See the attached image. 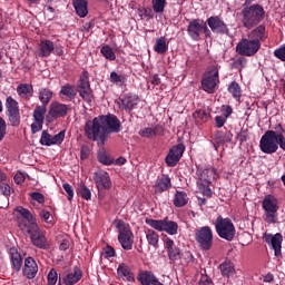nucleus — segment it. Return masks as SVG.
Segmentation results:
<instances>
[{
    "label": "nucleus",
    "mask_w": 285,
    "mask_h": 285,
    "mask_svg": "<svg viewBox=\"0 0 285 285\" xmlns=\"http://www.w3.org/2000/svg\"><path fill=\"white\" fill-rule=\"evenodd\" d=\"M121 132V121L115 114L95 117L85 125V134L90 141H99L101 146L108 141V135Z\"/></svg>",
    "instance_id": "obj_1"
},
{
    "label": "nucleus",
    "mask_w": 285,
    "mask_h": 285,
    "mask_svg": "<svg viewBox=\"0 0 285 285\" xmlns=\"http://www.w3.org/2000/svg\"><path fill=\"white\" fill-rule=\"evenodd\" d=\"M242 17L244 28L250 30V28L262 23V20L266 17V11L261 4H248L243 7Z\"/></svg>",
    "instance_id": "obj_2"
},
{
    "label": "nucleus",
    "mask_w": 285,
    "mask_h": 285,
    "mask_svg": "<svg viewBox=\"0 0 285 285\" xmlns=\"http://www.w3.org/2000/svg\"><path fill=\"white\" fill-rule=\"evenodd\" d=\"M20 230L24 235H29L31 239V244L37 248H41L42 250H48L50 248V244H48V239H46V235L41 233L39 225H26V223L20 224Z\"/></svg>",
    "instance_id": "obj_3"
},
{
    "label": "nucleus",
    "mask_w": 285,
    "mask_h": 285,
    "mask_svg": "<svg viewBox=\"0 0 285 285\" xmlns=\"http://www.w3.org/2000/svg\"><path fill=\"white\" fill-rule=\"evenodd\" d=\"M202 89L208 95H215L217 92V86H219V66L212 65L203 75Z\"/></svg>",
    "instance_id": "obj_4"
},
{
    "label": "nucleus",
    "mask_w": 285,
    "mask_h": 285,
    "mask_svg": "<svg viewBox=\"0 0 285 285\" xmlns=\"http://www.w3.org/2000/svg\"><path fill=\"white\" fill-rule=\"evenodd\" d=\"M215 230L220 237V239H225L226 242H233L235 239V235H237V229L235 228V224L230 218H223L218 216L214 220Z\"/></svg>",
    "instance_id": "obj_5"
},
{
    "label": "nucleus",
    "mask_w": 285,
    "mask_h": 285,
    "mask_svg": "<svg viewBox=\"0 0 285 285\" xmlns=\"http://www.w3.org/2000/svg\"><path fill=\"white\" fill-rule=\"evenodd\" d=\"M116 228L118 229V242L124 250H132V244H135V235L130 229V225L119 219L116 220Z\"/></svg>",
    "instance_id": "obj_6"
},
{
    "label": "nucleus",
    "mask_w": 285,
    "mask_h": 285,
    "mask_svg": "<svg viewBox=\"0 0 285 285\" xmlns=\"http://www.w3.org/2000/svg\"><path fill=\"white\" fill-rule=\"evenodd\" d=\"M262 206L265 222L267 224H277V212L279 210L277 198L273 195H267L263 199Z\"/></svg>",
    "instance_id": "obj_7"
},
{
    "label": "nucleus",
    "mask_w": 285,
    "mask_h": 285,
    "mask_svg": "<svg viewBox=\"0 0 285 285\" xmlns=\"http://www.w3.org/2000/svg\"><path fill=\"white\" fill-rule=\"evenodd\" d=\"M262 48V42L252 40L250 38H243L236 45V52L240 57H255Z\"/></svg>",
    "instance_id": "obj_8"
},
{
    "label": "nucleus",
    "mask_w": 285,
    "mask_h": 285,
    "mask_svg": "<svg viewBox=\"0 0 285 285\" xmlns=\"http://www.w3.org/2000/svg\"><path fill=\"white\" fill-rule=\"evenodd\" d=\"M195 240L200 250H210L213 248V228L210 226H203L195 230Z\"/></svg>",
    "instance_id": "obj_9"
},
{
    "label": "nucleus",
    "mask_w": 285,
    "mask_h": 285,
    "mask_svg": "<svg viewBox=\"0 0 285 285\" xmlns=\"http://www.w3.org/2000/svg\"><path fill=\"white\" fill-rule=\"evenodd\" d=\"M7 117L10 126L19 128L21 126V111L19 110V102L11 96L6 100Z\"/></svg>",
    "instance_id": "obj_10"
},
{
    "label": "nucleus",
    "mask_w": 285,
    "mask_h": 285,
    "mask_svg": "<svg viewBox=\"0 0 285 285\" xmlns=\"http://www.w3.org/2000/svg\"><path fill=\"white\" fill-rule=\"evenodd\" d=\"M205 23L212 30L214 35H220L222 37H230V29L220 16H210Z\"/></svg>",
    "instance_id": "obj_11"
},
{
    "label": "nucleus",
    "mask_w": 285,
    "mask_h": 285,
    "mask_svg": "<svg viewBox=\"0 0 285 285\" xmlns=\"http://www.w3.org/2000/svg\"><path fill=\"white\" fill-rule=\"evenodd\" d=\"M259 148L265 155H273L274 153H277V150H279V146H277L275 132L265 131L259 140Z\"/></svg>",
    "instance_id": "obj_12"
},
{
    "label": "nucleus",
    "mask_w": 285,
    "mask_h": 285,
    "mask_svg": "<svg viewBox=\"0 0 285 285\" xmlns=\"http://www.w3.org/2000/svg\"><path fill=\"white\" fill-rule=\"evenodd\" d=\"M94 181L98 190V195L106 193L112 188V180L110 179V174L104 169H99L94 173Z\"/></svg>",
    "instance_id": "obj_13"
},
{
    "label": "nucleus",
    "mask_w": 285,
    "mask_h": 285,
    "mask_svg": "<svg viewBox=\"0 0 285 285\" xmlns=\"http://www.w3.org/2000/svg\"><path fill=\"white\" fill-rule=\"evenodd\" d=\"M196 179L197 186H210L213 179H217V170L213 167H197Z\"/></svg>",
    "instance_id": "obj_14"
},
{
    "label": "nucleus",
    "mask_w": 285,
    "mask_h": 285,
    "mask_svg": "<svg viewBox=\"0 0 285 285\" xmlns=\"http://www.w3.org/2000/svg\"><path fill=\"white\" fill-rule=\"evenodd\" d=\"M263 240L271 246L272 250H274L275 257H282V243L284 242L282 233H276L275 235L265 233L263 235Z\"/></svg>",
    "instance_id": "obj_15"
},
{
    "label": "nucleus",
    "mask_w": 285,
    "mask_h": 285,
    "mask_svg": "<svg viewBox=\"0 0 285 285\" xmlns=\"http://www.w3.org/2000/svg\"><path fill=\"white\" fill-rule=\"evenodd\" d=\"M185 150H186V146H184V144H178L176 146H173L165 158L166 165L169 168H175V166L179 164L181 157H184Z\"/></svg>",
    "instance_id": "obj_16"
},
{
    "label": "nucleus",
    "mask_w": 285,
    "mask_h": 285,
    "mask_svg": "<svg viewBox=\"0 0 285 285\" xmlns=\"http://www.w3.org/2000/svg\"><path fill=\"white\" fill-rule=\"evenodd\" d=\"M118 106L120 110H126V112H132L135 107L139 105V96L132 92L126 94L119 98Z\"/></svg>",
    "instance_id": "obj_17"
},
{
    "label": "nucleus",
    "mask_w": 285,
    "mask_h": 285,
    "mask_svg": "<svg viewBox=\"0 0 285 285\" xmlns=\"http://www.w3.org/2000/svg\"><path fill=\"white\" fill-rule=\"evenodd\" d=\"M68 112H70V105L53 101L49 106V117L51 119H60L61 117H66Z\"/></svg>",
    "instance_id": "obj_18"
},
{
    "label": "nucleus",
    "mask_w": 285,
    "mask_h": 285,
    "mask_svg": "<svg viewBox=\"0 0 285 285\" xmlns=\"http://www.w3.org/2000/svg\"><path fill=\"white\" fill-rule=\"evenodd\" d=\"M203 30L204 20L193 19L187 26V35L193 41H199V39H202Z\"/></svg>",
    "instance_id": "obj_19"
},
{
    "label": "nucleus",
    "mask_w": 285,
    "mask_h": 285,
    "mask_svg": "<svg viewBox=\"0 0 285 285\" xmlns=\"http://www.w3.org/2000/svg\"><path fill=\"white\" fill-rule=\"evenodd\" d=\"M165 248L168 253V257L170 262L175 264V262H179L181 259V249L175 245V240L171 238H165Z\"/></svg>",
    "instance_id": "obj_20"
},
{
    "label": "nucleus",
    "mask_w": 285,
    "mask_h": 285,
    "mask_svg": "<svg viewBox=\"0 0 285 285\" xmlns=\"http://www.w3.org/2000/svg\"><path fill=\"white\" fill-rule=\"evenodd\" d=\"M37 273H39V266L37 265L35 258H26L23 267L24 277H27V279H35V277H37Z\"/></svg>",
    "instance_id": "obj_21"
},
{
    "label": "nucleus",
    "mask_w": 285,
    "mask_h": 285,
    "mask_svg": "<svg viewBox=\"0 0 285 285\" xmlns=\"http://www.w3.org/2000/svg\"><path fill=\"white\" fill-rule=\"evenodd\" d=\"M81 277H83V272L81 271V267L75 266L72 272L68 273L62 278V283L65 285H75L78 284V282H81Z\"/></svg>",
    "instance_id": "obj_22"
},
{
    "label": "nucleus",
    "mask_w": 285,
    "mask_h": 285,
    "mask_svg": "<svg viewBox=\"0 0 285 285\" xmlns=\"http://www.w3.org/2000/svg\"><path fill=\"white\" fill-rule=\"evenodd\" d=\"M173 188V181L170 180V176L163 174L160 177L157 178L155 185V193H166V190H170Z\"/></svg>",
    "instance_id": "obj_23"
},
{
    "label": "nucleus",
    "mask_w": 285,
    "mask_h": 285,
    "mask_svg": "<svg viewBox=\"0 0 285 285\" xmlns=\"http://www.w3.org/2000/svg\"><path fill=\"white\" fill-rule=\"evenodd\" d=\"M59 97L63 101H72L77 97V87L71 83H66L60 87Z\"/></svg>",
    "instance_id": "obj_24"
},
{
    "label": "nucleus",
    "mask_w": 285,
    "mask_h": 285,
    "mask_svg": "<svg viewBox=\"0 0 285 285\" xmlns=\"http://www.w3.org/2000/svg\"><path fill=\"white\" fill-rule=\"evenodd\" d=\"M9 256L14 273H19L21 266H23V257L16 247L9 248Z\"/></svg>",
    "instance_id": "obj_25"
},
{
    "label": "nucleus",
    "mask_w": 285,
    "mask_h": 285,
    "mask_svg": "<svg viewBox=\"0 0 285 285\" xmlns=\"http://www.w3.org/2000/svg\"><path fill=\"white\" fill-rule=\"evenodd\" d=\"M137 279L141 285H158L160 283L159 278L150 271L140 272Z\"/></svg>",
    "instance_id": "obj_26"
},
{
    "label": "nucleus",
    "mask_w": 285,
    "mask_h": 285,
    "mask_svg": "<svg viewBox=\"0 0 285 285\" xmlns=\"http://www.w3.org/2000/svg\"><path fill=\"white\" fill-rule=\"evenodd\" d=\"M117 275L120 279H124V282H135V274L126 263L119 264Z\"/></svg>",
    "instance_id": "obj_27"
},
{
    "label": "nucleus",
    "mask_w": 285,
    "mask_h": 285,
    "mask_svg": "<svg viewBox=\"0 0 285 285\" xmlns=\"http://www.w3.org/2000/svg\"><path fill=\"white\" fill-rule=\"evenodd\" d=\"M247 38L252 39V41H257L258 43H262V41L268 39V35L266 33V26L259 24L248 33Z\"/></svg>",
    "instance_id": "obj_28"
},
{
    "label": "nucleus",
    "mask_w": 285,
    "mask_h": 285,
    "mask_svg": "<svg viewBox=\"0 0 285 285\" xmlns=\"http://www.w3.org/2000/svg\"><path fill=\"white\" fill-rule=\"evenodd\" d=\"M17 213L21 215L22 219L19 220L18 226L21 228V224H26V226H32V224H37V219L28 209L23 207H17Z\"/></svg>",
    "instance_id": "obj_29"
},
{
    "label": "nucleus",
    "mask_w": 285,
    "mask_h": 285,
    "mask_svg": "<svg viewBox=\"0 0 285 285\" xmlns=\"http://www.w3.org/2000/svg\"><path fill=\"white\" fill-rule=\"evenodd\" d=\"M55 52V42L50 40H41L38 49V57H50Z\"/></svg>",
    "instance_id": "obj_30"
},
{
    "label": "nucleus",
    "mask_w": 285,
    "mask_h": 285,
    "mask_svg": "<svg viewBox=\"0 0 285 285\" xmlns=\"http://www.w3.org/2000/svg\"><path fill=\"white\" fill-rule=\"evenodd\" d=\"M72 6L75 8L76 14H78L80 19L88 17V0H72Z\"/></svg>",
    "instance_id": "obj_31"
},
{
    "label": "nucleus",
    "mask_w": 285,
    "mask_h": 285,
    "mask_svg": "<svg viewBox=\"0 0 285 285\" xmlns=\"http://www.w3.org/2000/svg\"><path fill=\"white\" fill-rule=\"evenodd\" d=\"M214 140L218 146H222L223 144H229L233 141V132L230 131H216L214 134Z\"/></svg>",
    "instance_id": "obj_32"
},
{
    "label": "nucleus",
    "mask_w": 285,
    "mask_h": 285,
    "mask_svg": "<svg viewBox=\"0 0 285 285\" xmlns=\"http://www.w3.org/2000/svg\"><path fill=\"white\" fill-rule=\"evenodd\" d=\"M17 92L22 99H28L35 94V88L31 83H20L17 87Z\"/></svg>",
    "instance_id": "obj_33"
},
{
    "label": "nucleus",
    "mask_w": 285,
    "mask_h": 285,
    "mask_svg": "<svg viewBox=\"0 0 285 285\" xmlns=\"http://www.w3.org/2000/svg\"><path fill=\"white\" fill-rule=\"evenodd\" d=\"M168 38L160 37L156 39L154 50L157 52V55H166L168 52Z\"/></svg>",
    "instance_id": "obj_34"
},
{
    "label": "nucleus",
    "mask_w": 285,
    "mask_h": 285,
    "mask_svg": "<svg viewBox=\"0 0 285 285\" xmlns=\"http://www.w3.org/2000/svg\"><path fill=\"white\" fill-rule=\"evenodd\" d=\"M188 194L186 191L176 190L174 196V206L176 208H184L188 204Z\"/></svg>",
    "instance_id": "obj_35"
},
{
    "label": "nucleus",
    "mask_w": 285,
    "mask_h": 285,
    "mask_svg": "<svg viewBox=\"0 0 285 285\" xmlns=\"http://www.w3.org/2000/svg\"><path fill=\"white\" fill-rule=\"evenodd\" d=\"M179 225L177 222L164 218L163 232L167 233V235H177Z\"/></svg>",
    "instance_id": "obj_36"
},
{
    "label": "nucleus",
    "mask_w": 285,
    "mask_h": 285,
    "mask_svg": "<svg viewBox=\"0 0 285 285\" xmlns=\"http://www.w3.org/2000/svg\"><path fill=\"white\" fill-rule=\"evenodd\" d=\"M219 268L223 277H233L235 275V265L229 261L222 263Z\"/></svg>",
    "instance_id": "obj_37"
},
{
    "label": "nucleus",
    "mask_w": 285,
    "mask_h": 285,
    "mask_svg": "<svg viewBox=\"0 0 285 285\" xmlns=\"http://www.w3.org/2000/svg\"><path fill=\"white\" fill-rule=\"evenodd\" d=\"M77 195L86 202H90L92 199V191H90V188H88L83 183L78 184Z\"/></svg>",
    "instance_id": "obj_38"
},
{
    "label": "nucleus",
    "mask_w": 285,
    "mask_h": 285,
    "mask_svg": "<svg viewBox=\"0 0 285 285\" xmlns=\"http://www.w3.org/2000/svg\"><path fill=\"white\" fill-rule=\"evenodd\" d=\"M145 233L149 246H153L154 248H159V234H157V232H155L154 229H147Z\"/></svg>",
    "instance_id": "obj_39"
},
{
    "label": "nucleus",
    "mask_w": 285,
    "mask_h": 285,
    "mask_svg": "<svg viewBox=\"0 0 285 285\" xmlns=\"http://www.w3.org/2000/svg\"><path fill=\"white\" fill-rule=\"evenodd\" d=\"M110 83H115V86H126V82L128 81V78H126L124 75H119L116 71H111L109 76Z\"/></svg>",
    "instance_id": "obj_40"
},
{
    "label": "nucleus",
    "mask_w": 285,
    "mask_h": 285,
    "mask_svg": "<svg viewBox=\"0 0 285 285\" xmlns=\"http://www.w3.org/2000/svg\"><path fill=\"white\" fill-rule=\"evenodd\" d=\"M193 117L197 124H206L210 119V111L198 109L193 114Z\"/></svg>",
    "instance_id": "obj_41"
},
{
    "label": "nucleus",
    "mask_w": 285,
    "mask_h": 285,
    "mask_svg": "<svg viewBox=\"0 0 285 285\" xmlns=\"http://www.w3.org/2000/svg\"><path fill=\"white\" fill-rule=\"evenodd\" d=\"M227 90L234 97V99H236L237 101H239V99H242V87L239 86V83L237 81H232L229 83Z\"/></svg>",
    "instance_id": "obj_42"
},
{
    "label": "nucleus",
    "mask_w": 285,
    "mask_h": 285,
    "mask_svg": "<svg viewBox=\"0 0 285 285\" xmlns=\"http://www.w3.org/2000/svg\"><path fill=\"white\" fill-rule=\"evenodd\" d=\"M52 99V90L48 88H41L39 90V100L41 101L42 106H48L50 100Z\"/></svg>",
    "instance_id": "obj_43"
},
{
    "label": "nucleus",
    "mask_w": 285,
    "mask_h": 285,
    "mask_svg": "<svg viewBox=\"0 0 285 285\" xmlns=\"http://www.w3.org/2000/svg\"><path fill=\"white\" fill-rule=\"evenodd\" d=\"M77 92H79V96L83 101L87 104H92V99H95V95L92 94V88H85V89H77Z\"/></svg>",
    "instance_id": "obj_44"
},
{
    "label": "nucleus",
    "mask_w": 285,
    "mask_h": 285,
    "mask_svg": "<svg viewBox=\"0 0 285 285\" xmlns=\"http://www.w3.org/2000/svg\"><path fill=\"white\" fill-rule=\"evenodd\" d=\"M46 106L41 105V106H37L36 109L33 110V118L35 121H39L40 124H43L45 119H46Z\"/></svg>",
    "instance_id": "obj_45"
},
{
    "label": "nucleus",
    "mask_w": 285,
    "mask_h": 285,
    "mask_svg": "<svg viewBox=\"0 0 285 285\" xmlns=\"http://www.w3.org/2000/svg\"><path fill=\"white\" fill-rule=\"evenodd\" d=\"M145 223L147 226L154 228V230H158L159 233H164V219L157 220L153 218H146Z\"/></svg>",
    "instance_id": "obj_46"
},
{
    "label": "nucleus",
    "mask_w": 285,
    "mask_h": 285,
    "mask_svg": "<svg viewBox=\"0 0 285 285\" xmlns=\"http://www.w3.org/2000/svg\"><path fill=\"white\" fill-rule=\"evenodd\" d=\"M86 88H90V79H89L88 71H82V75L80 76L79 83L76 90H81Z\"/></svg>",
    "instance_id": "obj_47"
},
{
    "label": "nucleus",
    "mask_w": 285,
    "mask_h": 285,
    "mask_svg": "<svg viewBox=\"0 0 285 285\" xmlns=\"http://www.w3.org/2000/svg\"><path fill=\"white\" fill-rule=\"evenodd\" d=\"M100 52L102 57H105V59H108L109 61H115V59H117L115 51H112V48H110V46L108 45L101 47Z\"/></svg>",
    "instance_id": "obj_48"
},
{
    "label": "nucleus",
    "mask_w": 285,
    "mask_h": 285,
    "mask_svg": "<svg viewBox=\"0 0 285 285\" xmlns=\"http://www.w3.org/2000/svg\"><path fill=\"white\" fill-rule=\"evenodd\" d=\"M153 10L157 14L164 12L166 10V0H151Z\"/></svg>",
    "instance_id": "obj_49"
},
{
    "label": "nucleus",
    "mask_w": 285,
    "mask_h": 285,
    "mask_svg": "<svg viewBox=\"0 0 285 285\" xmlns=\"http://www.w3.org/2000/svg\"><path fill=\"white\" fill-rule=\"evenodd\" d=\"M236 139H238V141H240V144H246V141H248V139H250L248 128L243 127L240 129V131L237 132Z\"/></svg>",
    "instance_id": "obj_50"
},
{
    "label": "nucleus",
    "mask_w": 285,
    "mask_h": 285,
    "mask_svg": "<svg viewBox=\"0 0 285 285\" xmlns=\"http://www.w3.org/2000/svg\"><path fill=\"white\" fill-rule=\"evenodd\" d=\"M41 146H52V135H50L47 130L41 132L40 137Z\"/></svg>",
    "instance_id": "obj_51"
},
{
    "label": "nucleus",
    "mask_w": 285,
    "mask_h": 285,
    "mask_svg": "<svg viewBox=\"0 0 285 285\" xmlns=\"http://www.w3.org/2000/svg\"><path fill=\"white\" fill-rule=\"evenodd\" d=\"M58 279L59 275L57 274V269L51 268L47 275V285H57Z\"/></svg>",
    "instance_id": "obj_52"
},
{
    "label": "nucleus",
    "mask_w": 285,
    "mask_h": 285,
    "mask_svg": "<svg viewBox=\"0 0 285 285\" xmlns=\"http://www.w3.org/2000/svg\"><path fill=\"white\" fill-rule=\"evenodd\" d=\"M230 67L234 70H242V68L246 67V58L239 57L237 59H234L233 62L230 63Z\"/></svg>",
    "instance_id": "obj_53"
},
{
    "label": "nucleus",
    "mask_w": 285,
    "mask_h": 285,
    "mask_svg": "<svg viewBox=\"0 0 285 285\" xmlns=\"http://www.w3.org/2000/svg\"><path fill=\"white\" fill-rule=\"evenodd\" d=\"M63 139H66V131L61 130L59 134L51 136V146L63 144Z\"/></svg>",
    "instance_id": "obj_54"
},
{
    "label": "nucleus",
    "mask_w": 285,
    "mask_h": 285,
    "mask_svg": "<svg viewBox=\"0 0 285 285\" xmlns=\"http://www.w3.org/2000/svg\"><path fill=\"white\" fill-rule=\"evenodd\" d=\"M62 188L67 194L68 202H72V199L75 198V189L72 188V185L68 183H63Z\"/></svg>",
    "instance_id": "obj_55"
},
{
    "label": "nucleus",
    "mask_w": 285,
    "mask_h": 285,
    "mask_svg": "<svg viewBox=\"0 0 285 285\" xmlns=\"http://www.w3.org/2000/svg\"><path fill=\"white\" fill-rule=\"evenodd\" d=\"M140 137H155L157 135V128L147 127L139 131Z\"/></svg>",
    "instance_id": "obj_56"
},
{
    "label": "nucleus",
    "mask_w": 285,
    "mask_h": 285,
    "mask_svg": "<svg viewBox=\"0 0 285 285\" xmlns=\"http://www.w3.org/2000/svg\"><path fill=\"white\" fill-rule=\"evenodd\" d=\"M30 197L33 202H38V204H46V196L39 191H32Z\"/></svg>",
    "instance_id": "obj_57"
},
{
    "label": "nucleus",
    "mask_w": 285,
    "mask_h": 285,
    "mask_svg": "<svg viewBox=\"0 0 285 285\" xmlns=\"http://www.w3.org/2000/svg\"><path fill=\"white\" fill-rule=\"evenodd\" d=\"M198 190H202L205 197H213V189H210V185H197Z\"/></svg>",
    "instance_id": "obj_58"
},
{
    "label": "nucleus",
    "mask_w": 285,
    "mask_h": 285,
    "mask_svg": "<svg viewBox=\"0 0 285 285\" xmlns=\"http://www.w3.org/2000/svg\"><path fill=\"white\" fill-rule=\"evenodd\" d=\"M180 259L185 262V264H193L195 262V256L190 252H181Z\"/></svg>",
    "instance_id": "obj_59"
},
{
    "label": "nucleus",
    "mask_w": 285,
    "mask_h": 285,
    "mask_svg": "<svg viewBox=\"0 0 285 285\" xmlns=\"http://www.w3.org/2000/svg\"><path fill=\"white\" fill-rule=\"evenodd\" d=\"M198 285H215V283L213 282V278L208 276V274H202L198 281Z\"/></svg>",
    "instance_id": "obj_60"
},
{
    "label": "nucleus",
    "mask_w": 285,
    "mask_h": 285,
    "mask_svg": "<svg viewBox=\"0 0 285 285\" xmlns=\"http://www.w3.org/2000/svg\"><path fill=\"white\" fill-rule=\"evenodd\" d=\"M98 161L100 164H104L105 166H110V164H112V158H110L108 155L100 153L98 155Z\"/></svg>",
    "instance_id": "obj_61"
},
{
    "label": "nucleus",
    "mask_w": 285,
    "mask_h": 285,
    "mask_svg": "<svg viewBox=\"0 0 285 285\" xmlns=\"http://www.w3.org/2000/svg\"><path fill=\"white\" fill-rule=\"evenodd\" d=\"M0 195H3V197H10L11 195L10 185L6 183L0 184Z\"/></svg>",
    "instance_id": "obj_62"
},
{
    "label": "nucleus",
    "mask_w": 285,
    "mask_h": 285,
    "mask_svg": "<svg viewBox=\"0 0 285 285\" xmlns=\"http://www.w3.org/2000/svg\"><path fill=\"white\" fill-rule=\"evenodd\" d=\"M267 132H274V137H278V135H284L285 129L284 126H282V124H277L273 130H267Z\"/></svg>",
    "instance_id": "obj_63"
},
{
    "label": "nucleus",
    "mask_w": 285,
    "mask_h": 285,
    "mask_svg": "<svg viewBox=\"0 0 285 285\" xmlns=\"http://www.w3.org/2000/svg\"><path fill=\"white\" fill-rule=\"evenodd\" d=\"M276 146H279V148L282 150H284V153H285V137H284V134L276 136Z\"/></svg>",
    "instance_id": "obj_64"
}]
</instances>
